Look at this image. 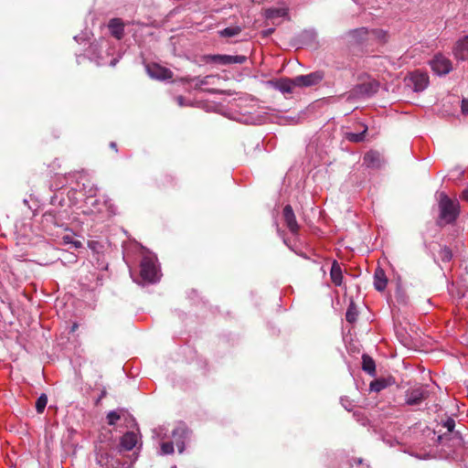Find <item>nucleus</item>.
Instances as JSON below:
<instances>
[{"mask_svg": "<svg viewBox=\"0 0 468 468\" xmlns=\"http://www.w3.org/2000/svg\"><path fill=\"white\" fill-rule=\"evenodd\" d=\"M439 224H452L460 216L461 207L457 199L449 197L445 193L439 195Z\"/></svg>", "mask_w": 468, "mask_h": 468, "instance_id": "f257e3e1", "label": "nucleus"}, {"mask_svg": "<svg viewBox=\"0 0 468 468\" xmlns=\"http://www.w3.org/2000/svg\"><path fill=\"white\" fill-rule=\"evenodd\" d=\"M96 461L102 468H130L131 463L122 462L117 457L118 450L113 449L109 444L96 448Z\"/></svg>", "mask_w": 468, "mask_h": 468, "instance_id": "f03ea898", "label": "nucleus"}, {"mask_svg": "<svg viewBox=\"0 0 468 468\" xmlns=\"http://www.w3.org/2000/svg\"><path fill=\"white\" fill-rule=\"evenodd\" d=\"M323 70H316L306 75L295 77L296 86L299 88H310L318 85L324 79Z\"/></svg>", "mask_w": 468, "mask_h": 468, "instance_id": "7ed1b4c3", "label": "nucleus"}, {"mask_svg": "<svg viewBox=\"0 0 468 468\" xmlns=\"http://www.w3.org/2000/svg\"><path fill=\"white\" fill-rule=\"evenodd\" d=\"M429 391L423 387L410 388L405 393V402L410 406H418L429 397Z\"/></svg>", "mask_w": 468, "mask_h": 468, "instance_id": "20e7f679", "label": "nucleus"}, {"mask_svg": "<svg viewBox=\"0 0 468 468\" xmlns=\"http://www.w3.org/2000/svg\"><path fill=\"white\" fill-rule=\"evenodd\" d=\"M430 66L438 75H446L452 69L451 60L441 54L434 56L430 61Z\"/></svg>", "mask_w": 468, "mask_h": 468, "instance_id": "39448f33", "label": "nucleus"}, {"mask_svg": "<svg viewBox=\"0 0 468 468\" xmlns=\"http://www.w3.org/2000/svg\"><path fill=\"white\" fill-rule=\"evenodd\" d=\"M378 90V84L375 81L364 82L356 85L352 90L354 97H370Z\"/></svg>", "mask_w": 468, "mask_h": 468, "instance_id": "423d86ee", "label": "nucleus"}, {"mask_svg": "<svg viewBox=\"0 0 468 468\" xmlns=\"http://www.w3.org/2000/svg\"><path fill=\"white\" fill-rule=\"evenodd\" d=\"M146 71L151 78L160 80H168L173 77V72L169 69L156 63L147 65Z\"/></svg>", "mask_w": 468, "mask_h": 468, "instance_id": "0eeeda50", "label": "nucleus"}, {"mask_svg": "<svg viewBox=\"0 0 468 468\" xmlns=\"http://www.w3.org/2000/svg\"><path fill=\"white\" fill-rule=\"evenodd\" d=\"M207 60L218 63L221 65L229 64H242L246 61L245 56H231V55H208Z\"/></svg>", "mask_w": 468, "mask_h": 468, "instance_id": "6e6552de", "label": "nucleus"}, {"mask_svg": "<svg viewBox=\"0 0 468 468\" xmlns=\"http://www.w3.org/2000/svg\"><path fill=\"white\" fill-rule=\"evenodd\" d=\"M409 80L413 85L414 90L420 92L428 87L429 76L424 72L414 71L410 73Z\"/></svg>", "mask_w": 468, "mask_h": 468, "instance_id": "1a4fd4ad", "label": "nucleus"}, {"mask_svg": "<svg viewBox=\"0 0 468 468\" xmlns=\"http://www.w3.org/2000/svg\"><path fill=\"white\" fill-rule=\"evenodd\" d=\"M141 277L147 282H153L155 280L157 270L155 264L149 259H144L141 263Z\"/></svg>", "mask_w": 468, "mask_h": 468, "instance_id": "9d476101", "label": "nucleus"}, {"mask_svg": "<svg viewBox=\"0 0 468 468\" xmlns=\"http://www.w3.org/2000/svg\"><path fill=\"white\" fill-rule=\"evenodd\" d=\"M284 222L292 234H296L299 231V225L296 220L295 214L291 205H286L282 211Z\"/></svg>", "mask_w": 468, "mask_h": 468, "instance_id": "9b49d317", "label": "nucleus"}, {"mask_svg": "<svg viewBox=\"0 0 468 468\" xmlns=\"http://www.w3.org/2000/svg\"><path fill=\"white\" fill-rule=\"evenodd\" d=\"M136 443L137 434L134 431H127L120 439L118 452L121 453L122 450L131 451L135 447Z\"/></svg>", "mask_w": 468, "mask_h": 468, "instance_id": "f8f14e48", "label": "nucleus"}, {"mask_svg": "<svg viewBox=\"0 0 468 468\" xmlns=\"http://www.w3.org/2000/svg\"><path fill=\"white\" fill-rule=\"evenodd\" d=\"M363 161L367 167L379 168L383 164V157L379 152L370 150L365 154Z\"/></svg>", "mask_w": 468, "mask_h": 468, "instance_id": "ddd939ff", "label": "nucleus"}, {"mask_svg": "<svg viewBox=\"0 0 468 468\" xmlns=\"http://www.w3.org/2000/svg\"><path fill=\"white\" fill-rule=\"evenodd\" d=\"M368 31L366 27L349 30L346 37L351 44H361L367 39Z\"/></svg>", "mask_w": 468, "mask_h": 468, "instance_id": "4468645a", "label": "nucleus"}, {"mask_svg": "<svg viewBox=\"0 0 468 468\" xmlns=\"http://www.w3.org/2000/svg\"><path fill=\"white\" fill-rule=\"evenodd\" d=\"M453 54L456 58L461 60L468 58V36L456 42Z\"/></svg>", "mask_w": 468, "mask_h": 468, "instance_id": "2eb2a0df", "label": "nucleus"}, {"mask_svg": "<svg viewBox=\"0 0 468 468\" xmlns=\"http://www.w3.org/2000/svg\"><path fill=\"white\" fill-rule=\"evenodd\" d=\"M108 27L112 37L122 39L124 35V24L121 18H112L109 21Z\"/></svg>", "mask_w": 468, "mask_h": 468, "instance_id": "dca6fc26", "label": "nucleus"}, {"mask_svg": "<svg viewBox=\"0 0 468 468\" xmlns=\"http://www.w3.org/2000/svg\"><path fill=\"white\" fill-rule=\"evenodd\" d=\"M388 283L387 275L381 268H377L374 273V287L377 291L382 292L385 290Z\"/></svg>", "mask_w": 468, "mask_h": 468, "instance_id": "f3484780", "label": "nucleus"}, {"mask_svg": "<svg viewBox=\"0 0 468 468\" xmlns=\"http://www.w3.org/2000/svg\"><path fill=\"white\" fill-rule=\"evenodd\" d=\"M275 87L282 93H291L292 92L293 88L297 87L295 78L281 79L279 81L276 82Z\"/></svg>", "mask_w": 468, "mask_h": 468, "instance_id": "a211bd4d", "label": "nucleus"}, {"mask_svg": "<svg viewBox=\"0 0 468 468\" xmlns=\"http://www.w3.org/2000/svg\"><path fill=\"white\" fill-rule=\"evenodd\" d=\"M362 369L370 376H375L376 374L375 361L367 354L362 356Z\"/></svg>", "mask_w": 468, "mask_h": 468, "instance_id": "6ab92c4d", "label": "nucleus"}, {"mask_svg": "<svg viewBox=\"0 0 468 468\" xmlns=\"http://www.w3.org/2000/svg\"><path fill=\"white\" fill-rule=\"evenodd\" d=\"M330 275L332 282L335 285H341L343 281V273L340 265L336 261H334L332 265Z\"/></svg>", "mask_w": 468, "mask_h": 468, "instance_id": "aec40b11", "label": "nucleus"}, {"mask_svg": "<svg viewBox=\"0 0 468 468\" xmlns=\"http://www.w3.org/2000/svg\"><path fill=\"white\" fill-rule=\"evenodd\" d=\"M41 222L44 226H59L57 215L53 211H47L42 215Z\"/></svg>", "mask_w": 468, "mask_h": 468, "instance_id": "412c9836", "label": "nucleus"}, {"mask_svg": "<svg viewBox=\"0 0 468 468\" xmlns=\"http://www.w3.org/2000/svg\"><path fill=\"white\" fill-rule=\"evenodd\" d=\"M367 127L364 126V129L360 133H346V139L352 143H360L365 140Z\"/></svg>", "mask_w": 468, "mask_h": 468, "instance_id": "4be33fe9", "label": "nucleus"}, {"mask_svg": "<svg viewBox=\"0 0 468 468\" xmlns=\"http://www.w3.org/2000/svg\"><path fill=\"white\" fill-rule=\"evenodd\" d=\"M357 315L358 312L356 306L353 302H351L346 314V319L348 323L353 324L356 321Z\"/></svg>", "mask_w": 468, "mask_h": 468, "instance_id": "5701e85b", "label": "nucleus"}, {"mask_svg": "<svg viewBox=\"0 0 468 468\" xmlns=\"http://www.w3.org/2000/svg\"><path fill=\"white\" fill-rule=\"evenodd\" d=\"M241 30H242L241 27L239 26L226 27L219 32V35L224 37H231L238 36L241 32Z\"/></svg>", "mask_w": 468, "mask_h": 468, "instance_id": "b1692460", "label": "nucleus"}, {"mask_svg": "<svg viewBox=\"0 0 468 468\" xmlns=\"http://www.w3.org/2000/svg\"><path fill=\"white\" fill-rule=\"evenodd\" d=\"M388 387V381L386 379H376L370 383V390L379 392Z\"/></svg>", "mask_w": 468, "mask_h": 468, "instance_id": "393cba45", "label": "nucleus"}, {"mask_svg": "<svg viewBox=\"0 0 468 468\" xmlns=\"http://www.w3.org/2000/svg\"><path fill=\"white\" fill-rule=\"evenodd\" d=\"M213 79H219V76L218 75H207L202 79H198V78H196L197 80V83L195 85V89L198 90L201 88V86L203 85H208L211 83V80Z\"/></svg>", "mask_w": 468, "mask_h": 468, "instance_id": "a878e982", "label": "nucleus"}, {"mask_svg": "<svg viewBox=\"0 0 468 468\" xmlns=\"http://www.w3.org/2000/svg\"><path fill=\"white\" fill-rule=\"evenodd\" d=\"M48 397L46 394H41L36 401V410L37 413H42L47 406Z\"/></svg>", "mask_w": 468, "mask_h": 468, "instance_id": "bb28decb", "label": "nucleus"}, {"mask_svg": "<svg viewBox=\"0 0 468 468\" xmlns=\"http://www.w3.org/2000/svg\"><path fill=\"white\" fill-rule=\"evenodd\" d=\"M439 256L442 261L449 262L452 258V252L448 247H443L441 248Z\"/></svg>", "mask_w": 468, "mask_h": 468, "instance_id": "cd10ccee", "label": "nucleus"}, {"mask_svg": "<svg viewBox=\"0 0 468 468\" xmlns=\"http://www.w3.org/2000/svg\"><path fill=\"white\" fill-rule=\"evenodd\" d=\"M285 14H286V12L284 9H269L266 12V16H267V18L271 19V18L282 16Z\"/></svg>", "mask_w": 468, "mask_h": 468, "instance_id": "c85d7f7f", "label": "nucleus"}, {"mask_svg": "<svg viewBox=\"0 0 468 468\" xmlns=\"http://www.w3.org/2000/svg\"><path fill=\"white\" fill-rule=\"evenodd\" d=\"M107 422L109 425H114L121 419V415L116 411H110L107 414Z\"/></svg>", "mask_w": 468, "mask_h": 468, "instance_id": "c756f323", "label": "nucleus"}, {"mask_svg": "<svg viewBox=\"0 0 468 468\" xmlns=\"http://www.w3.org/2000/svg\"><path fill=\"white\" fill-rule=\"evenodd\" d=\"M161 451L164 454H171L174 452V444L172 441H165L161 444Z\"/></svg>", "mask_w": 468, "mask_h": 468, "instance_id": "7c9ffc66", "label": "nucleus"}, {"mask_svg": "<svg viewBox=\"0 0 468 468\" xmlns=\"http://www.w3.org/2000/svg\"><path fill=\"white\" fill-rule=\"evenodd\" d=\"M443 427L447 429L449 432H452L455 428V421L452 418H447V420L443 422Z\"/></svg>", "mask_w": 468, "mask_h": 468, "instance_id": "2f4dec72", "label": "nucleus"}, {"mask_svg": "<svg viewBox=\"0 0 468 468\" xmlns=\"http://www.w3.org/2000/svg\"><path fill=\"white\" fill-rule=\"evenodd\" d=\"M176 101L177 102L179 107L191 106L192 104L188 101H186V99L182 95H178L176 97Z\"/></svg>", "mask_w": 468, "mask_h": 468, "instance_id": "473e14b6", "label": "nucleus"}, {"mask_svg": "<svg viewBox=\"0 0 468 468\" xmlns=\"http://www.w3.org/2000/svg\"><path fill=\"white\" fill-rule=\"evenodd\" d=\"M397 301L400 303H407V297L401 292L400 289H398L396 292Z\"/></svg>", "mask_w": 468, "mask_h": 468, "instance_id": "72a5a7b5", "label": "nucleus"}, {"mask_svg": "<svg viewBox=\"0 0 468 468\" xmlns=\"http://www.w3.org/2000/svg\"><path fill=\"white\" fill-rule=\"evenodd\" d=\"M462 112L468 115V99L463 98L461 105Z\"/></svg>", "mask_w": 468, "mask_h": 468, "instance_id": "f704fd0d", "label": "nucleus"}, {"mask_svg": "<svg viewBox=\"0 0 468 468\" xmlns=\"http://www.w3.org/2000/svg\"><path fill=\"white\" fill-rule=\"evenodd\" d=\"M460 198L465 202H468V186L460 194Z\"/></svg>", "mask_w": 468, "mask_h": 468, "instance_id": "c9c22d12", "label": "nucleus"}, {"mask_svg": "<svg viewBox=\"0 0 468 468\" xmlns=\"http://www.w3.org/2000/svg\"><path fill=\"white\" fill-rule=\"evenodd\" d=\"M106 395H107V391H106V389H105V388H103V389L101 390V392L100 397L96 399V401H95V405H96V406H98V405L101 403V400L103 398H105V397H106Z\"/></svg>", "mask_w": 468, "mask_h": 468, "instance_id": "e433bc0d", "label": "nucleus"}, {"mask_svg": "<svg viewBox=\"0 0 468 468\" xmlns=\"http://www.w3.org/2000/svg\"><path fill=\"white\" fill-rule=\"evenodd\" d=\"M62 241L64 244H72L73 238L69 235H66L62 238Z\"/></svg>", "mask_w": 468, "mask_h": 468, "instance_id": "4c0bfd02", "label": "nucleus"}, {"mask_svg": "<svg viewBox=\"0 0 468 468\" xmlns=\"http://www.w3.org/2000/svg\"><path fill=\"white\" fill-rule=\"evenodd\" d=\"M74 248L78 249L82 247V242L80 240L73 239V242L71 244Z\"/></svg>", "mask_w": 468, "mask_h": 468, "instance_id": "58836bf2", "label": "nucleus"}, {"mask_svg": "<svg viewBox=\"0 0 468 468\" xmlns=\"http://www.w3.org/2000/svg\"><path fill=\"white\" fill-rule=\"evenodd\" d=\"M274 32V28H269V29H266L264 31H262V35L264 37H269L270 35H271L272 33Z\"/></svg>", "mask_w": 468, "mask_h": 468, "instance_id": "ea45409f", "label": "nucleus"}, {"mask_svg": "<svg viewBox=\"0 0 468 468\" xmlns=\"http://www.w3.org/2000/svg\"><path fill=\"white\" fill-rule=\"evenodd\" d=\"M195 80H196V78H190V77H183V78L180 79V80L182 82H186V83H189V82H191V81H193Z\"/></svg>", "mask_w": 468, "mask_h": 468, "instance_id": "a19ab883", "label": "nucleus"}, {"mask_svg": "<svg viewBox=\"0 0 468 468\" xmlns=\"http://www.w3.org/2000/svg\"><path fill=\"white\" fill-rule=\"evenodd\" d=\"M110 148H111L114 153H117V152H118L117 144H116V143H114V142L110 143Z\"/></svg>", "mask_w": 468, "mask_h": 468, "instance_id": "79ce46f5", "label": "nucleus"}, {"mask_svg": "<svg viewBox=\"0 0 468 468\" xmlns=\"http://www.w3.org/2000/svg\"><path fill=\"white\" fill-rule=\"evenodd\" d=\"M165 180V182L171 183V184L175 181V179L170 176H166Z\"/></svg>", "mask_w": 468, "mask_h": 468, "instance_id": "37998d69", "label": "nucleus"}, {"mask_svg": "<svg viewBox=\"0 0 468 468\" xmlns=\"http://www.w3.org/2000/svg\"><path fill=\"white\" fill-rule=\"evenodd\" d=\"M206 91H207L211 94L218 93V91L215 89H207V90H206Z\"/></svg>", "mask_w": 468, "mask_h": 468, "instance_id": "c03bdc74", "label": "nucleus"}, {"mask_svg": "<svg viewBox=\"0 0 468 468\" xmlns=\"http://www.w3.org/2000/svg\"><path fill=\"white\" fill-rule=\"evenodd\" d=\"M78 328V324H73L71 331H75Z\"/></svg>", "mask_w": 468, "mask_h": 468, "instance_id": "a18cd8bd", "label": "nucleus"}]
</instances>
